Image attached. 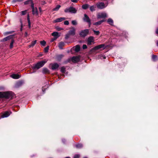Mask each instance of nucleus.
I'll return each instance as SVG.
<instances>
[{
    "label": "nucleus",
    "instance_id": "1",
    "mask_svg": "<svg viewBox=\"0 0 158 158\" xmlns=\"http://www.w3.org/2000/svg\"><path fill=\"white\" fill-rule=\"evenodd\" d=\"M13 94L11 92H0V98H11Z\"/></svg>",
    "mask_w": 158,
    "mask_h": 158
},
{
    "label": "nucleus",
    "instance_id": "2",
    "mask_svg": "<svg viewBox=\"0 0 158 158\" xmlns=\"http://www.w3.org/2000/svg\"><path fill=\"white\" fill-rule=\"evenodd\" d=\"M47 62V60H42L38 62L37 64L33 65V66L32 67V68L33 69H38L41 67L43 66L44 64Z\"/></svg>",
    "mask_w": 158,
    "mask_h": 158
},
{
    "label": "nucleus",
    "instance_id": "3",
    "mask_svg": "<svg viewBox=\"0 0 158 158\" xmlns=\"http://www.w3.org/2000/svg\"><path fill=\"white\" fill-rule=\"evenodd\" d=\"M89 30L88 29H85L81 31L80 32L79 34L81 37H85L89 34Z\"/></svg>",
    "mask_w": 158,
    "mask_h": 158
},
{
    "label": "nucleus",
    "instance_id": "4",
    "mask_svg": "<svg viewBox=\"0 0 158 158\" xmlns=\"http://www.w3.org/2000/svg\"><path fill=\"white\" fill-rule=\"evenodd\" d=\"M77 11V10L75 8L72 6L67 8L64 10V12L66 13L70 12L72 13H76Z\"/></svg>",
    "mask_w": 158,
    "mask_h": 158
},
{
    "label": "nucleus",
    "instance_id": "5",
    "mask_svg": "<svg viewBox=\"0 0 158 158\" xmlns=\"http://www.w3.org/2000/svg\"><path fill=\"white\" fill-rule=\"evenodd\" d=\"M31 7L32 8V13L33 15L37 16L38 15V11L37 7H34V4L31 5Z\"/></svg>",
    "mask_w": 158,
    "mask_h": 158
},
{
    "label": "nucleus",
    "instance_id": "6",
    "mask_svg": "<svg viewBox=\"0 0 158 158\" xmlns=\"http://www.w3.org/2000/svg\"><path fill=\"white\" fill-rule=\"evenodd\" d=\"M107 6L102 2H98L96 4V6L99 9H102L106 7Z\"/></svg>",
    "mask_w": 158,
    "mask_h": 158
},
{
    "label": "nucleus",
    "instance_id": "7",
    "mask_svg": "<svg viewBox=\"0 0 158 158\" xmlns=\"http://www.w3.org/2000/svg\"><path fill=\"white\" fill-rule=\"evenodd\" d=\"M98 19L104 18L107 17V14L106 13H99L97 15Z\"/></svg>",
    "mask_w": 158,
    "mask_h": 158
},
{
    "label": "nucleus",
    "instance_id": "8",
    "mask_svg": "<svg viewBox=\"0 0 158 158\" xmlns=\"http://www.w3.org/2000/svg\"><path fill=\"white\" fill-rule=\"evenodd\" d=\"M11 113V112L6 111L2 114L1 117L2 118L7 117L10 116Z\"/></svg>",
    "mask_w": 158,
    "mask_h": 158
},
{
    "label": "nucleus",
    "instance_id": "9",
    "mask_svg": "<svg viewBox=\"0 0 158 158\" xmlns=\"http://www.w3.org/2000/svg\"><path fill=\"white\" fill-rule=\"evenodd\" d=\"M51 65V69L53 70L56 69L59 67V65L56 63L52 64Z\"/></svg>",
    "mask_w": 158,
    "mask_h": 158
},
{
    "label": "nucleus",
    "instance_id": "10",
    "mask_svg": "<svg viewBox=\"0 0 158 158\" xmlns=\"http://www.w3.org/2000/svg\"><path fill=\"white\" fill-rule=\"evenodd\" d=\"M71 29L69 31L68 33L70 35H74L75 34L76 29L74 27H72Z\"/></svg>",
    "mask_w": 158,
    "mask_h": 158
},
{
    "label": "nucleus",
    "instance_id": "11",
    "mask_svg": "<svg viewBox=\"0 0 158 158\" xmlns=\"http://www.w3.org/2000/svg\"><path fill=\"white\" fill-rule=\"evenodd\" d=\"M14 36V35H11L9 36H8L2 39L1 40V41H5L8 40L10 39H12V38Z\"/></svg>",
    "mask_w": 158,
    "mask_h": 158
},
{
    "label": "nucleus",
    "instance_id": "12",
    "mask_svg": "<svg viewBox=\"0 0 158 158\" xmlns=\"http://www.w3.org/2000/svg\"><path fill=\"white\" fill-rule=\"evenodd\" d=\"M71 59L72 62L74 63H76L78 62L80 60L79 57L77 56L72 57Z\"/></svg>",
    "mask_w": 158,
    "mask_h": 158
},
{
    "label": "nucleus",
    "instance_id": "13",
    "mask_svg": "<svg viewBox=\"0 0 158 158\" xmlns=\"http://www.w3.org/2000/svg\"><path fill=\"white\" fill-rule=\"evenodd\" d=\"M65 19V18L64 17H60L58 18L55 20L53 21V22L56 23L57 22H60Z\"/></svg>",
    "mask_w": 158,
    "mask_h": 158
},
{
    "label": "nucleus",
    "instance_id": "14",
    "mask_svg": "<svg viewBox=\"0 0 158 158\" xmlns=\"http://www.w3.org/2000/svg\"><path fill=\"white\" fill-rule=\"evenodd\" d=\"M94 41V38L92 36H90L88 38L87 40V44L88 45H91V43Z\"/></svg>",
    "mask_w": 158,
    "mask_h": 158
},
{
    "label": "nucleus",
    "instance_id": "15",
    "mask_svg": "<svg viewBox=\"0 0 158 158\" xmlns=\"http://www.w3.org/2000/svg\"><path fill=\"white\" fill-rule=\"evenodd\" d=\"M21 76L18 74H13L10 75V77L15 79H18L21 77Z\"/></svg>",
    "mask_w": 158,
    "mask_h": 158
},
{
    "label": "nucleus",
    "instance_id": "16",
    "mask_svg": "<svg viewBox=\"0 0 158 158\" xmlns=\"http://www.w3.org/2000/svg\"><path fill=\"white\" fill-rule=\"evenodd\" d=\"M83 20L85 22H86L87 23L90 21V20L89 18V17L86 14H85L84 15Z\"/></svg>",
    "mask_w": 158,
    "mask_h": 158
},
{
    "label": "nucleus",
    "instance_id": "17",
    "mask_svg": "<svg viewBox=\"0 0 158 158\" xmlns=\"http://www.w3.org/2000/svg\"><path fill=\"white\" fill-rule=\"evenodd\" d=\"M104 47V45L103 44H101L97 46H95L93 48V49L94 50H97L101 48H103Z\"/></svg>",
    "mask_w": 158,
    "mask_h": 158
},
{
    "label": "nucleus",
    "instance_id": "18",
    "mask_svg": "<svg viewBox=\"0 0 158 158\" xmlns=\"http://www.w3.org/2000/svg\"><path fill=\"white\" fill-rule=\"evenodd\" d=\"M52 35L55 37V39H56L59 36V35H58V33L57 32H53L52 34Z\"/></svg>",
    "mask_w": 158,
    "mask_h": 158
},
{
    "label": "nucleus",
    "instance_id": "19",
    "mask_svg": "<svg viewBox=\"0 0 158 158\" xmlns=\"http://www.w3.org/2000/svg\"><path fill=\"white\" fill-rule=\"evenodd\" d=\"M73 49L75 52H78L80 50V47L79 45H77L75 47H73Z\"/></svg>",
    "mask_w": 158,
    "mask_h": 158
},
{
    "label": "nucleus",
    "instance_id": "20",
    "mask_svg": "<svg viewBox=\"0 0 158 158\" xmlns=\"http://www.w3.org/2000/svg\"><path fill=\"white\" fill-rule=\"evenodd\" d=\"M24 83V82L23 81H20L16 83V86L18 87L20 86L23 85Z\"/></svg>",
    "mask_w": 158,
    "mask_h": 158
},
{
    "label": "nucleus",
    "instance_id": "21",
    "mask_svg": "<svg viewBox=\"0 0 158 158\" xmlns=\"http://www.w3.org/2000/svg\"><path fill=\"white\" fill-rule=\"evenodd\" d=\"M104 20H102L101 21H98V22H97L96 23H95L93 24L94 25H100L102 23L104 22Z\"/></svg>",
    "mask_w": 158,
    "mask_h": 158
},
{
    "label": "nucleus",
    "instance_id": "22",
    "mask_svg": "<svg viewBox=\"0 0 158 158\" xmlns=\"http://www.w3.org/2000/svg\"><path fill=\"white\" fill-rule=\"evenodd\" d=\"M107 22L108 23L111 25H113V20L111 18H109L107 20Z\"/></svg>",
    "mask_w": 158,
    "mask_h": 158
},
{
    "label": "nucleus",
    "instance_id": "23",
    "mask_svg": "<svg viewBox=\"0 0 158 158\" xmlns=\"http://www.w3.org/2000/svg\"><path fill=\"white\" fill-rule=\"evenodd\" d=\"M31 3V5L32 4H34L32 0H28L27 1L24 2V4L25 5Z\"/></svg>",
    "mask_w": 158,
    "mask_h": 158
},
{
    "label": "nucleus",
    "instance_id": "24",
    "mask_svg": "<svg viewBox=\"0 0 158 158\" xmlns=\"http://www.w3.org/2000/svg\"><path fill=\"white\" fill-rule=\"evenodd\" d=\"M64 43L63 42H61L59 43V47L60 49H62V47L64 45Z\"/></svg>",
    "mask_w": 158,
    "mask_h": 158
},
{
    "label": "nucleus",
    "instance_id": "25",
    "mask_svg": "<svg viewBox=\"0 0 158 158\" xmlns=\"http://www.w3.org/2000/svg\"><path fill=\"white\" fill-rule=\"evenodd\" d=\"M98 59H105L106 58V57L104 55L100 54L98 56Z\"/></svg>",
    "mask_w": 158,
    "mask_h": 158
},
{
    "label": "nucleus",
    "instance_id": "26",
    "mask_svg": "<svg viewBox=\"0 0 158 158\" xmlns=\"http://www.w3.org/2000/svg\"><path fill=\"white\" fill-rule=\"evenodd\" d=\"M89 7V5L88 4H85L82 6V7L83 9H86Z\"/></svg>",
    "mask_w": 158,
    "mask_h": 158
},
{
    "label": "nucleus",
    "instance_id": "27",
    "mask_svg": "<svg viewBox=\"0 0 158 158\" xmlns=\"http://www.w3.org/2000/svg\"><path fill=\"white\" fill-rule=\"evenodd\" d=\"M60 7V5H57L53 9V11H57Z\"/></svg>",
    "mask_w": 158,
    "mask_h": 158
},
{
    "label": "nucleus",
    "instance_id": "28",
    "mask_svg": "<svg viewBox=\"0 0 158 158\" xmlns=\"http://www.w3.org/2000/svg\"><path fill=\"white\" fill-rule=\"evenodd\" d=\"M36 43V40H35L31 42V44L29 45L30 47H33Z\"/></svg>",
    "mask_w": 158,
    "mask_h": 158
},
{
    "label": "nucleus",
    "instance_id": "29",
    "mask_svg": "<svg viewBox=\"0 0 158 158\" xmlns=\"http://www.w3.org/2000/svg\"><path fill=\"white\" fill-rule=\"evenodd\" d=\"M95 6L93 5L92 6H91L90 7V11H94L95 10Z\"/></svg>",
    "mask_w": 158,
    "mask_h": 158
},
{
    "label": "nucleus",
    "instance_id": "30",
    "mask_svg": "<svg viewBox=\"0 0 158 158\" xmlns=\"http://www.w3.org/2000/svg\"><path fill=\"white\" fill-rule=\"evenodd\" d=\"M14 32V31H7V32H5L4 34V35H7L9 34H12V33H13Z\"/></svg>",
    "mask_w": 158,
    "mask_h": 158
},
{
    "label": "nucleus",
    "instance_id": "31",
    "mask_svg": "<svg viewBox=\"0 0 158 158\" xmlns=\"http://www.w3.org/2000/svg\"><path fill=\"white\" fill-rule=\"evenodd\" d=\"M75 146L77 148H80L82 147V145L81 144H78L76 145Z\"/></svg>",
    "mask_w": 158,
    "mask_h": 158
},
{
    "label": "nucleus",
    "instance_id": "32",
    "mask_svg": "<svg viewBox=\"0 0 158 158\" xmlns=\"http://www.w3.org/2000/svg\"><path fill=\"white\" fill-rule=\"evenodd\" d=\"M27 10H26L24 11H22L21 12V15H24L27 13Z\"/></svg>",
    "mask_w": 158,
    "mask_h": 158
},
{
    "label": "nucleus",
    "instance_id": "33",
    "mask_svg": "<svg viewBox=\"0 0 158 158\" xmlns=\"http://www.w3.org/2000/svg\"><path fill=\"white\" fill-rule=\"evenodd\" d=\"M15 42L14 40L13 39H12L11 42L10 44V48H12L13 47V44Z\"/></svg>",
    "mask_w": 158,
    "mask_h": 158
},
{
    "label": "nucleus",
    "instance_id": "34",
    "mask_svg": "<svg viewBox=\"0 0 158 158\" xmlns=\"http://www.w3.org/2000/svg\"><path fill=\"white\" fill-rule=\"evenodd\" d=\"M152 59L153 61H155L157 60V56L156 55H153L152 56Z\"/></svg>",
    "mask_w": 158,
    "mask_h": 158
},
{
    "label": "nucleus",
    "instance_id": "35",
    "mask_svg": "<svg viewBox=\"0 0 158 158\" xmlns=\"http://www.w3.org/2000/svg\"><path fill=\"white\" fill-rule=\"evenodd\" d=\"M40 43L42 46H44L46 44V42L45 41L43 40L42 41H41L40 42Z\"/></svg>",
    "mask_w": 158,
    "mask_h": 158
},
{
    "label": "nucleus",
    "instance_id": "36",
    "mask_svg": "<svg viewBox=\"0 0 158 158\" xmlns=\"http://www.w3.org/2000/svg\"><path fill=\"white\" fill-rule=\"evenodd\" d=\"M48 69L46 68H43V73H46L48 72Z\"/></svg>",
    "mask_w": 158,
    "mask_h": 158
},
{
    "label": "nucleus",
    "instance_id": "37",
    "mask_svg": "<svg viewBox=\"0 0 158 158\" xmlns=\"http://www.w3.org/2000/svg\"><path fill=\"white\" fill-rule=\"evenodd\" d=\"M63 57V55H59L57 57V60H60Z\"/></svg>",
    "mask_w": 158,
    "mask_h": 158
},
{
    "label": "nucleus",
    "instance_id": "38",
    "mask_svg": "<svg viewBox=\"0 0 158 158\" xmlns=\"http://www.w3.org/2000/svg\"><path fill=\"white\" fill-rule=\"evenodd\" d=\"M60 71L62 73L64 72L65 71V68L64 67H62L61 68Z\"/></svg>",
    "mask_w": 158,
    "mask_h": 158
},
{
    "label": "nucleus",
    "instance_id": "39",
    "mask_svg": "<svg viewBox=\"0 0 158 158\" xmlns=\"http://www.w3.org/2000/svg\"><path fill=\"white\" fill-rule=\"evenodd\" d=\"M93 31L94 32L95 34L97 35H98L100 33V32L99 31H96L94 30H93Z\"/></svg>",
    "mask_w": 158,
    "mask_h": 158
},
{
    "label": "nucleus",
    "instance_id": "40",
    "mask_svg": "<svg viewBox=\"0 0 158 158\" xmlns=\"http://www.w3.org/2000/svg\"><path fill=\"white\" fill-rule=\"evenodd\" d=\"M48 49H49V46H48L45 48H44V52H47L48 51Z\"/></svg>",
    "mask_w": 158,
    "mask_h": 158
},
{
    "label": "nucleus",
    "instance_id": "41",
    "mask_svg": "<svg viewBox=\"0 0 158 158\" xmlns=\"http://www.w3.org/2000/svg\"><path fill=\"white\" fill-rule=\"evenodd\" d=\"M70 35L69 33L65 35V39H68Z\"/></svg>",
    "mask_w": 158,
    "mask_h": 158
},
{
    "label": "nucleus",
    "instance_id": "42",
    "mask_svg": "<svg viewBox=\"0 0 158 158\" xmlns=\"http://www.w3.org/2000/svg\"><path fill=\"white\" fill-rule=\"evenodd\" d=\"M72 23L73 25H75L77 24V22L76 20H73L72 21Z\"/></svg>",
    "mask_w": 158,
    "mask_h": 158
},
{
    "label": "nucleus",
    "instance_id": "43",
    "mask_svg": "<svg viewBox=\"0 0 158 158\" xmlns=\"http://www.w3.org/2000/svg\"><path fill=\"white\" fill-rule=\"evenodd\" d=\"M80 155L78 154L75 155L74 156V158H79L80 157Z\"/></svg>",
    "mask_w": 158,
    "mask_h": 158
},
{
    "label": "nucleus",
    "instance_id": "44",
    "mask_svg": "<svg viewBox=\"0 0 158 158\" xmlns=\"http://www.w3.org/2000/svg\"><path fill=\"white\" fill-rule=\"evenodd\" d=\"M69 22L68 21L66 20L64 22V24L66 25H68L69 24Z\"/></svg>",
    "mask_w": 158,
    "mask_h": 158
},
{
    "label": "nucleus",
    "instance_id": "45",
    "mask_svg": "<svg viewBox=\"0 0 158 158\" xmlns=\"http://www.w3.org/2000/svg\"><path fill=\"white\" fill-rule=\"evenodd\" d=\"M23 1V0H13V2H21Z\"/></svg>",
    "mask_w": 158,
    "mask_h": 158
},
{
    "label": "nucleus",
    "instance_id": "46",
    "mask_svg": "<svg viewBox=\"0 0 158 158\" xmlns=\"http://www.w3.org/2000/svg\"><path fill=\"white\" fill-rule=\"evenodd\" d=\"M82 48L83 49H85L87 48V46L85 44H84L83 45Z\"/></svg>",
    "mask_w": 158,
    "mask_h": 158
},
{
    "label": "nucleus",
    "instance_id": "47",
    "mask_svg": "<svg viewBox=\"0 0 158 158\" xmlns=\"http://www.w3.org/2000/svg\"><path fill=\"white\" fill-rule=\"evenodd\" d=\"M57 30L58 31H61V30L63 29V28L60 27H56Z\"/></svg>",
    "mask_w": 158,
    "mask_h": 158
},
{
    "label": "nucleus",
    "instance_id": "48",
    "mask_svg": "<svg viewBox=\"0 0 158 158\" xmlns=\"http://www.w3.org/2000/svg\"><path fill=\"white\" fill-rule=\"evenodd\" d=\"M28 27L29 28H30L31 27V23L30 21H28Z\"/></svg>",
    "mask_w": 158,
    "mask_h": 158
},
{
    "label": "nucleus",
    "instance_id": "49",
    "mask_svg": "<svg viewBox=\"0 0 158 158\" xmlns=\"http://www.w3.org/2000/svg\"><path fill=\"white\" fill-rule=\"evenodd\" d=\"M21 23V27L20 28V31H22L23 30V24H22V22L21 21H20Z\"/></svg>",
    "mask_w": 158,
    "mask_h": 158
},
{
    "label": "nucleus",
    "instance_id": "50",
    "mask_svg": "<svg viewBox=\"0 0 158 158\" xmlns=\"http://www.w3.org/2000/svg\"><path fill=\"white\" fill-rule=\"evenodd\" d=\"M71 1L73 2L77 3L78 1V0H71Z\"/></svg>",
    "mask_w": 158,
    "mask_h": 158
},
{
    "label": "nucleus",
    "instance_id": "51",
    "mask_svg": "<svg viewBox=\"0 0 158 158\" xmlns=\"http://www.w3.org/2000/svg\"><path fill=\"white\" fill-rule=\"evenodd\" d=\"M27 21H30V17L29 15L28 14L27 15Z\"/></svg>",
    "mask_w": 158,
    "mask_h": 158
},
{
    "label": "nucleus",
    "instance_id": "52",
    "mask_svg": "<svg viewBox=\"0 0 158 158\" xmlns=\"http://www.w3.org/2000/svg\"><path fill=\"white\" fill-rule=\"evenodd\" d=\"M89 23V27H90L91 24V23L90 21H89V22H87Z\"/></svg>",
    "mask_w": 158,
    "mask_h": 158
},
{
    "label": "nucleus",
    "instance_id": "53",
    "mask_svg": "<svg viewBox=\"0 0 158 158\" xmlns=\"http://www.w3.org/2000/svg\"><path fill=\"white\" fill-rule=\"evenodd\" d=\"M25 36H26V37H27L28 35V34L27 33V32H26L25 33Z\"/></svg>",
    "mask_w": 158,
    "mask_h": 158
},
{
    "label": "nucleus",
    "instance_id": "54",
    "mask_svg": "<svg viewBox=\"0 0 158 158\" xmlns=\"http://www.w3.org/2000/svg\"><path fill=\"white\" fill-rule=\"evenodd\" d=\"M56 39H55V37L54 38L52 39L51 40V42H53V41H54V40H56Z\"/></svg>",
    "mask_w": 158,
    "mask_h": 158
},
{
    "label": "nucleus",
    "instance_id": "55",
    "mask_svg": "<svg viewBox=\"0 0 158 158\" xmlns=\"http://www.w3.org/2000/svg\"><path fill=\"white\" fill-rule=\"evenodd\" d=\"M42 90L43 92H44V91H45V89L43 87H42Z\"/></svg>",
    "mask_w": 158,
    "mask_h": 158
},
{
    "label": "nucleus",
    "instance_id": "56",
    "mask_svg": "<svg viewBox=\"0 0 158 158\" xmlns=\"http://www.w3.org/2000/svg\"><path fill=\"white\" fill-rule=\"evenodd\" d=\"M156 33L157 34H158V28L156 29Z\"/></svg>",
    "mask_w": 158,
    "mask_h": 158
},
{
    "label": "nucleus",
    "instance_id": "57",
    "mask_svg": "<svg viewBox=\"0 0 158 158\" xmlns=\"http://www.w3.org/2000/svg\"><path fill=\"white\" fill-rule=\"evenodd\" d=\"M39 10L40 12H41L42 11V10L41 9V8L40 7L39 8Z\"/></svg>",
    "mask_w": 158,
    "mask_h": 158
},
{
    "label": "nucleus",
    "instance_id": "58",
    "mask_svg": "<svg viewBox=\"0 0 158 158\" xmlns=\"http://www.w3.org/2000/svg\"><path fill=\"white\" fill-rule=\"evenodd\" d=\"M156 44L157 46H158V40L156 41Z\"/></svg>",
    "mask_w": 158,
    "mask_h": 158
},
{
    "label": "nucleus",
    "instance_id": "59",
    "mask_svg": "<svg viewBox=\"0 0 158 158\" xmlns=\"http://www.w3.org/2000/svg\"><path fill=\"white\" fill-rule=\"evenodd\" d=\"M62 142L63 143H64L65 142V140L64 139H62Z\"/></svg>",
    "mask_w": 158,
    "mask_h": 158
},
{
    "label": "nucleus",
    "instance_id": "60",
    "mask_svg": "<svg viewBox=\"0 0 158 158\" xmlns=\"http://www.w3.org/2000/svg\"><path fill=\"white\" fill-rule=\"evenodd\" d=\"M45 2H43V5H44V4H45Z\"/></svg>",
    "mask_w": 158,
    "mask_h": 158
},
{
    "label": "nucleus",
    "instance_id": "61",
    "mask_svg": "<svg viewBox=\"0 0 158 158\" xmlns=\"http://www.w3.org/2000/svg\"><path fill=\"white\" fill-rule=\"evenodd\" d=\"M65 158H70L69 157H65Z\"/></svg>",
    "mask_w": 158,
    "mask_h": 158
},
{
    "label": "nucleus",
    "instance_id": "62",
    "mask_svg": "<svg viewBox=\"0 0 158 158\" xmlns=\"http://www.w3.org/2000/svg\"><path fill=\"white\" fill-rule=\"evenodd\" d=\"M84 158H87V157H84Z\"/></svg>",
    "mask_w": 158,
    "mask_h": 158
},
{
    "label": "nucleus",
    "instance_id": "63",
    "mask_svg": "<svg viewBox=\"0 0 158 158\" xmlns=\"http://www.w3.org/2000/svg\"><path fill=\"white\" fill-rule=\"evenodd\" d=\"M48 87V86H46V88H47Z\"/></svg>",
    "mask_w": 158,
    "mask_h": 158
}]
</instances>
